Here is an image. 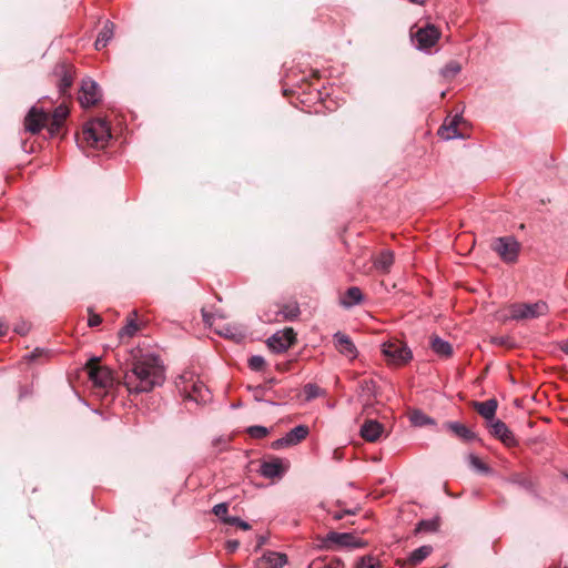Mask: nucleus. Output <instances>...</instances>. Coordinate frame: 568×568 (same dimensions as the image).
<instances>
[{
    "instance_id": "obj_42",
    "label": "nucleus",
    "mask_w": 568,
    "mask_h": 568,
    "mask_svg": "<svg viewBox=\"0 0 568 568\" xmlns=\"http://www.w3.org/2000/svg\"><path fill=\"white\" fill-rule=\"evenodd\" d=\"M47 124H48L49 134L51 136H55V135L59 134V132H60V130H61V128L63 125V122L54 120L52 118L51 119L49 118V121H48Z\"/></svg>"
},
{
    "instance_id": "obj_4",
    "label": "nucleus",
    "mask_w": 568,
    "mask_h": 568,
    "mask_svg": "<svg viewBox=\"0 0 568 568\" xmlns=\"http://www.w3.org/2000/svg\"><path fill=\"white\" fill-rule=\"evenodd\" d=\"M83 139L92 148H103L111 139L110 128L104 120H91L83 129Z\"/></svg>"
},
{
    "instance_id": "obj_49",
    "label": "nucleus",
    "mask_w": 568,
    "mask_h": 568,
    "mask_svg": "<svg viewBox=\"0 0 568 568\" xmlns=\"http://www.w3.org/2000/svg\"><path fill=\"white\" fill-rule=\"evenodd\" d=\"M239 545H240V544H239V541H237V540H230V541H227V549H229L230 551H234V550H236V549H237Z\"/></svg>"
},
{
    "instance_id": "obj_22",
    "label": "nucleus",
    "mask_w": 568,
    "mask_h": 568,
    "mask_svg": "<svg viewBox=\"0 0 568 568\" xmlns=\"http://www.w3.org/2000/svg\"><path fill=\"white\" fill-rule=\"evenodd\" d=\"M474 407L478 414L487 420V424L496 419L495 415L498 403L495 398H490L485 402H475Z\"/></svg>"
},
{
    "instance_id": "obj_8",
    "label": "nucleus",
    "mask_w": 568,
    "mask_h": 568,
    "mask_svg": "<svg viewBox=\"0 0 568 568\" xmlns=\"http://www.w3.org/2000/svg\"><path fill=\"white\" fill-rule=\"evenodd\" d=\"M491 247L506 263H513L518 257L519 243L513 236H504L496 239Z\"/></svg>"
},
{
    "instance_id": "obj_14",
    "label": "nucleus",
    "mask_w": 568,
    "mask_h": 568,
    "mask_svg": "<svg viewBox=\"0 0 568 568\" xmlns=\"http://www.w3.org/2000/svg\"><path fill=\"white\" fill-rule=\"evenodd\" d=\"M377 396V386L373 379H364L358 384V397L363 403V413L369 414L374 406V399Z\"/></svg>"
},
{
    "instance_id": "obj_43",
    "label": "nucleus",
    "mask_w": 568,
    "mask_h": 568,
    "mask_svg": "<svg viewBox=\"0 0 568 568\" xmlns=\"http://www.w3.org/2000/svg\"><path fill=\"white\" fill-rule=\"evenodd\" d=\"M357 513V509H346L342 511H335L332 513V517L335 520H341L344 518L345 515H355Z\"/></svg>"
},
{
    "instance_id": "obj_50",
    "label": "nucleus",
    "mask_w": 568,
    "mask_h": 568,
    "mask_svg": "<svg viewBox=\"0 0 568 568\" xmlns=\"http://www.w3.org/2000/svg\"><path fill=\"white\" fill-rule=\"evenodd\" d=\"M202 316H203V321H204L207 325H210V326H212V325H213L212 316H211L210 314H207V313H205V312H202Z\"/></svg>"
},
{
    "instance_id": "obj_24",
    "label": "nucleus",
    "mask_w": 568,
    "mask_h": 568,
    "mask_svg": "<svg viewBox=\"0 0 568 568\" xmlns=\"http://www.w3.org/2000/svg\"><path fill=\"white\" fill-rule=\"evenodd\" d=\"M283 471V464L280 458H275L271 462H264L260 468V474L267 479L280 477L282 476Z\"/></svg>"
},
{
    "instance_id": "obj_46",
    "label": "nucleus",
    "mask_w": 568,
    "mask_h": 568,
    "mask_svg": "<svg viewBox=\"0 0 568 568\" xmlns=\"http://www.w3.org/2000/svg\"><path fill=\"white\" fill-rule=\"evenodd\" d=\"M42 353H43L42 349L36 348L33 352H31L28 355H26L24 358L28 359V361H34Z\"/></svg>"
},
{
    "instance_id": "obj_26",
    "label": "nucleus",
    "mask_w": 568,
    "mask_h": 568,
    "mask_svg": "<svg viewBox=\"0 0 568 568\" xmlns=\"http://www.w3.org/2000/svg\"><path fill=\"white\" fill-rule=\"evenodd\" d=\"M114 34V23L111 21H106L102 28V30L99 32L98 38L94 42V47L97 50L104 49L110 40L113 38Z\"/></svg>"
},
{
    "instance_id": "obj_37",
    "label": "nucleus",
    "mask_w": 568,
    "mask_h": 568,
    "mask_svg": "<svg viewBox=\"0 0 568 568\" xmlns=\"http://www.w3.org/2000/svg\"><path fill=\"white\" fill-rule=\"evenodd\" d=\"M265 366V359L263 356L261 355H253L250 357L248 359V367L252 369V371H262Z\"/></svg>"
},
{
    "instance_id": "obj_19",
    "label": "nucleus",
    "mask_w": 568,
    "mask_h": 568,
    "mask_svg": "<svg viewBox=\"0 0 568 568\" xmlns=\"http://www.w3.org/2000/svg\"><path fill=\"white\" fill-rule=\"evenodd\" d=\"M54 73L59 77V92L64 95L73 83L71 68L65 63H60L54 68Z\"/></svg>"
},
{
    "instance_id": "obj_54",
    "label": "nucleus",
    "mask_w": 568,
    "mask_h": 568,
    "mask_svg": "<svg viewBox=\"0 0 568 568\" xmlns=\"http://www.w3.org/2000/svg\"><path fill=\"white\" fill-rule=\"evenodd\" d=\"M564 568H568V567H564Z\"/></svg>"
},
{
    "instance_id": "obj_16",
    "label": "nucleus",
    "mask_w": 568,
    "mask_h": 568,
    "mask_svg": "<svg viewBox=\"0 0 568 568\" xmlns=\"http://www.w3.org/2000/svg\"><path fill=\"white\" fill-rule=\"evenodd\" d=\"M334 344L336 349L348 359H355L358 355V351L355 344L352 342L348 335L342 332H336L333 335Z\"/></svg>"
},
{
    "instance_id": "obj_17",
    "label": "nucleus",
    "mask_w": 568,
    "mask_h": 568,
    "mask_svg": "<svg viewBox=\"0 0 568 568\" xmlns=\"http://www.w3.org/2000/svg\"><path fill=\"white\" fill-rule=\"evenodd\" d=\"M383 432L384 426L375 419H366L359 429L361 436L371 443L378 440Z\"/></svg>"
},
{
    "instance_id": "obj_23",
    "label": "nucleus",
    "mask_w": 568,
    "mask_h": 568,
    "mask_svg": "<svg viewBox=\"0 0 568 568\" xmlns=\"http://www.w3.org/2000/svg\"><path fill=\"white\" fill-rule=\"evenodd\" d=\"M460 119V115H455L449 123L445 122L438 130L439 136L446 141L463 138L457 129Z\"/></svg>"
},
{
    "instance_id": "obj_39",
    "label": "nucleus",
    "mask_w": 568,
    "mask_h": 568,
    "mask_svg": "<svg viewBox=\"0 0 568 568\" xmlns=\"http://www.w3.org/2000/svg\"><path fill=\"white\" fill-rule=\"evenodd\" d=\"M138 331V325L135 323L134 320H129L126 325L120 331V336L123 337V336H128V337H131L133 336Z\"/></svg>"
},
{
    "instance_id": "obj_28",
    "label": "nucleus",
    "mask_w": 568,
    "mask_h": 568,
    "mask_svg": "<svg viewBox=\"0 0 568 568\" xmlns=\"http://www.w3.org/2000/svg\"><path fill=\"white\" fill-rule=\"evenodd\" d=\"M433 551V547L428 545H424L415 549L410 552L408 557V562L412 565H418L423 560H425Z\"/></svg>"
},
{
    "instance_id": "obj_25",
    "label": "nucleus",
    "mask_w": 568,
    "mask_h": 568,
    "mask_svg": "<svg viewBox=\"0 0 568 568\" xmlns=\"http://www.w3.org/2000/svg\"><path fill=\"white\" fill-rule=\"evenodd\" d=\"M364 300V295L359 287L352 286L347 288L345 295L341 298V305L345 308H351L357 304H361Z\"/></svg>"
},
{
    "instance_id": "obj_52",
    "label": "nucleus",
    "mask_w": 568,
    "mask_h": 568,
    "mask_svg": "<svg viewBox=\"0 0 568 568\" xmlns=\"http://www.w3.org/2000/svg\"><path fill=\"white\" fill-rule=\"evenodd\" d=\"M409 1L413 3H416V4H423L426 0H409Z\"/></svg>"
},
{
    "instance_id": "obj_9",
    "label": "nucleus",
    "mask_w": 568,
    "mask_h": 568,
    "mask_svg": "<svg viewBox=\"0 0 568 568\" xmlns=\"http://www.w3.org/2000/svg\"><path fill=\"white\" fill-rule=\"evenodd\" d=\"M98 363V357H92L88 363L89 377L95 386L109 388L113 385L112 371L105 366H99Z\"/></svg>"
},
{
    "instance_id": "obj_35",
    "label": "nucleus",
    "mask_w": 568,
    "mask_h": 568,
    "mask_svg": "<svg viewBox=\"0 0 568 568\" xmlns=\"http://www.w3.org/2000/svg\"><path fill=\"white\" fill-rule=\"evenodd\" d=\"M246 432L252 438H264L270 433L268 428L260 425L250 426Z\"/></svg>"
},
{
    "instance_id": "obj_40",
    "label": "nucleus",
    "mask_w": 568,
    "mask_h": 568,
    "mask_svg": "<svg viewBox=\"0 0 568 568\" xmlns=\"http://www.w3.org/2000/svg\"><path fill=\"white\" fill-rule=\"evenodd\" d=\"M69 115V109L64 104H60L57 106L52 113V119L64 122L67 116Z\"/></svg>"
},
{
    "instance_id": "obj_32",
    "label": "nucleus",
    "mask_w": 568,
    "mask_h": 568,
    "mask_svg": "<svg viewBox=\"0 0 568 568\" xmlns=\"http://www.w3.org/2000/svg\"><path fill=\"white\" fill-rule=\"evenodd\" d=\"M379 560L371 555L363 556L355 565V568H379Z\"/></svg>"
},
{
    "instance_id": "obj_10",
    "label": "nucleus",
    "mask_w": 568,
    "mask_h": 568,
    "mask_svg": "<svg viewBox=\"0 0 568 568\" xmlns=\"http://www.w3.org/2000/svg\"><path fill=\"white\" fill-rule=\"evenodd\" d=\"M78 100L82 108L88 109L101 100L99 84L92 79H83Z\"/></svg>"
},
{
    "instance_id": "obj_31",
    "label": "nucleus",
    "mask_w": 568,
    "mask_h": 568,
    "mask_svg": "<svg viewBox=\"0 0 568 568\" xmlns=\"http://www.w3.org/2000/svg\"><path fill=\"white\" fill-rule=\"evenodd\" d=\"M438 527H439L438 519H436V518L423 519L417 524L415 531L416 532H420V531L433 532V531H436L438 529Z\"/></svg>"
},
{
    "instance_id": "obj_13",
    "label": "nucleus",
    "mask_w": 568,
    "mask_h": 568,
    "mask_svg": "<svg viewBox=\"0 0 568 568\" xmlns=\"http://www.w3.org/2000/svg\"><path fill=\"white\" fill-rule=\"evenodd\" d=\"M49 113L43 109L32 106L24 118V129L32 134L39 133L48 123Z\"/></svg>"
},
{
    "instance_id": "obj_18",
    "label": "nucleus",
    "mask_w": 568,
    "mask_h": 568,
    "mask_svg": "<svg viewBox=\"0 0 568 568\" xmlns=\"http://www.w3.org/2000/svg\"><path fill=\"white\" fill-rule=\"evenodd\" d=\"M287 557L285 554L268 551L264 554L256 562V568H283Z\"/></svg>"
},
{
    "instance_id": "obj_2",
    "label": "nucleus",
    "mask_w": 568,
    "mask_h": 568,
    "mask_svg": "<svg viewBox=\"0 0 568 568\" xmlns=\"http://www.w3.org/2000/svg\"><path fill=\"white\" fill-rule=\"evenodd\" d=\"M180 379L178 387L185 400L205 404L211 399L209 388L200 379L189 374L182 375Z\"/></svg>"
},
{
    "instance_id": "obj_6",
    "label": "nucleus",
    "mask_w": 568,
    "mask_h": 568,
    "mask_svg": "<svg viewBox=\"0 0 568 568\" xmlns=\"http://www.w3.org/2000/svg\"><path fill=\"white\" fill-rule=\"evenodd\" d=\"M410 36L417 50L427 51L437 43L440 38V31L434 24L428 23L416 32H412Z\"/></svg>"
},
{
    "instance_id": "obj_3",
    "label": "nucleus",
    "mask_w": 568,
    "mask_h": 568,
    "mask_svg": "<svg viewBox=\"0 0 568 568\" xmlns=\"http://www.w3.org/2000/svg\"><path fill=\"white\" fill-rule=\"evenodd\" d=\"M549 313L545 301L535 303H514L509 306V317L514 321L535 320Z\"/></svg>"
},
{
    "instance_id": "obj_20",
    "label": "nucleus",
    "mask_w": 568,
    "mask_h": 568,
    "mask_svg": "<svg viewBox=\"0 0 568 568\" xmlns=\"http://www.w3.org/2000/svg\"><path fill=\"white\" fill-rule=\"evenodd\" d=\"M394 261V252L390 250H384L373 260V265L379 273L387 274L389 273Z\"/></svg>"
},
{
    "instance_id": "obj_45",
    "label": "nucleus",
    "mask_w": 568,
    "mask_h": 568,
    "mask_svg": "<svg viewBox=\"0 0 568 568\" xmlns=\"http://www.w3.org/2000/svg\"><path fill=\"white\" fill-rule=\"evenodd\" d=\"M220 335H223L225 337L234 338L235 334L233 333L231 327H224L223 329L217 331Z\"/></svg>"
},
{
    "instance_id": "obj_1",
    "label": "nucleus",
    "mask_w": 568,
    "mask_h": 568,
    "mask_svg": "<svg viewBox=\"0 0 568 568\" xmlns=\"http://www.w3.org/2000/svg\"><path fill=\"white\" fill-rule=\"evenodd\" d=\"M123 378L130 394L149 393L164 383L165 371L160 357L148 353L134 359Z\"/></svg>"
},
{
    "instance_id": "obj_27",
    "label": "nucleus",
    "mask_w": 568,
    "mask_h": 568,
    "mask_svg": "<svg viewBox=\"0 0 568 568\" xmlns=\"http://www.w3.org/2000/svg\"><path fill=\"white\" fill-rule=\"evenodd\" d=\"M432 349L439 356L449 357L453 354V347L449 342L436 336L432 339Z\"/></svg>"
},
{
    "instance_id": "obj_51",
    "label": "nucleus",
    "mask_w": 568,
    "mask_h": 568,
    "mask_svg": "<svg viewBox=\"0 0 568 568\" xmlns=\"http://www.w3.org/2000/svg\"><path fill=\"white\" fill-rule=\"evenodd\" d=\"M561 349L564 353L568 354V342L562 345Z\"/></svg>"
},
{
    "instance_id": "obj_44",
    "label": "nucleus",
    "mask_w": 568,
    "mask_h": 568,
    "mask_svg": "<svg viewBox=\"0 0 568 568\" xmlns=\"http://www.w3.org/2000/svg\"><path fill=\"white\" fill-rule=\"evenodd\" d=\"M101 323H102V318L100 315L90 313L89 318H88V325L90 327H95V326L100 325Z\"/></svg>"
},
{
    "instance_id": "obj_12",
    "label": "nucleus",
    "mask_w": 568,
    "mask_h": 568,
    "mask_svg": "<svg viewBox=\"0 0 568 568\" xmlns=\"http://www.w3.org/2000/svg\"><path fill=\"white\" fill-rule=\"evenodd\" d=\"M308 433H310V429L307 426L298 425V426L292 428L288 433H286L285 436L274 440L272 443V448L281 449L284 447L297 445L298 443H301L303 439H305L307 437Z\"/></svg>"
},
{
    "instance_id": "obj_21",
    "label": "nucleus",
    "mask_w": 568,
    "mask_h": 568,
    "mask_svg": "<svg viewBox=\"0 0 568 568\" xmlns=\"http://www.w3.org/2000/svg\"><path fill=\"white\" fill-rule=\"evenodd\" d=\"M445 427L464 442L469 443L477 439V435L459 422H447Z\"/></svg>"
},
{
    "instance_id": "obj_11",
    "label": "nucleus",
    "mask_w": 568,
    "mask_h": 568,
    "mask_svg": "<svg viewBox=\"0 0 568 568\" xmlns=\"http://www.w3.org/2000/svg\"><path fill=\"white\" fill-rule=\"evenodd\" d=\"M295 342V333L293 328H286L274 333L267 339V346L274 353L281 354L286 352Z\"/></svg>"
},
{
    "instance_id": "obj_29",
    "label": "nucleus",
    "mask_w": 568,
    "mask_h": 568,
    "mask_svg": "<svg viewBox=\"0 0 568 568\" xmlns=\"http://www.w3.org/2000/svg\"><path fill=\"white\" fill-rule=\"evenodd\" d=\"M409 420L414 426L418 427L435 424L433 418H430L419 409H415L410 413Z\"/></svg>"
},
{
    "instance_id": "obj_15",
    "label": "nucleus",
    "mask_w": 568,
    "mask_h": 568,
    "mask_svg": "<svg viewBox=\"0 0 568 568\" xmlns=\"http://www.w3.org/2000/svg\"><path fill=\"white\" fill-rule=\"evenodd\" d=\"M489 428V433L500 439L505 445L515 446L517 445V439L515 438L513 432L508 428V426L500 419H494L493 422L487 424Z\"/></svg>"
},
{
    "instance_id": "obj_53",
    "label": "nucleus",
    "mask_w": 568,
    "mask_h": 568,
    "mask_svg": "<svg viewBox=\"0 0 568 568\" xmlns=\"http://www.w3.org/2000/svg\"><path fill=\"white\" fill-rule=\"evenodd\" d=\"M4 334V329H3V324L2 322L0 321V335Z\"/></svg>"
},
{
    "instance_id": "obj_30",
    "label": "nucleus",
    "mask_w": 568,
    "mask_h": 568,
    "mask_svg": "<svg viewBox=\"0 0 568 568\" xmlns=\"http://www.w3.org/2000/svg\"><path fill=\"white\" fill-rule=\"evenodd\" d=\"M301 314L300 307L296 303L284 305L278 312L277 315H282L284 320L294 321Z\"/></svg>"
},
{
    "instance_id": "obj_41",
    "label": "nucleus",
    "mask_w": 568,
    "mask_h": 568,
    "mask_svg": "<svg viewBox=\"0 0 568 568\" xmlns=\"http://www.w3.org/2000/svg\"><path fill=\"white\" fill-rule=\"evenodd\" d=\"M227 510H229V504L227 503H220L217 505H215L212 509V513L219 517L221 519V521L223 523V518L225 517H229L227 516Z\"/></svg>"
},
{
    "instance_id": "obj_36",
    "label": "nucleus",
    "mask_w": 568,
    "mask_h": 568,
    "mask_svg": "<svg viewBox=\"0 0 568 568\" xmlns=\"http://www.w3.org/2000/svg\"><path fill=\"white\" fill-rule=\"evenodd\" d=\"M223 524L231 525V526H237L243 530H248L251 528L248 523L242 520L240 517H236V516L223 518Z\"/></svg>"
},
{
    "instance_id": "obj_7",
    "label": "nucleus",
    "mask_w": 568,
    "mask_h": 568,
    "mask_svg": "<svg viewBox=\"0 0 568 568\" xmlns=\"http://www.w3.org/2000/svg\"><path fill=\"white\" fill-rule=\"evenodd\" d=\"M365 544L358 539L355 535L349 532H337L329 531L322 540V548L331 549L335 547H346V548H361Z\"/></svg>"
},
{
    "instance_id": "obj_48",
    "label": "nucleus",
    "mask_w": 568,
    "mask_h": 568,
    "mask_svg": "<svg viewBox=\"0 0 568 568\" xmlns=\"http://www.w3.org/2000/svg\"><path fill=\"white\" fill-rule=\"evenodd\" d=\"M510 481H511V483H514V484H518V485H520V486H525V487L527 486V481H526V480H524V479H520V478H519V476H517V475H516V476H514V477L510 479Z\"/></svg>"
},
{
    "instance_id": "obj_33",
    "label": "nucleus",
    "mask_w": 568,
    "mask_h": 568,
    "mask_svg": "<svg viewBox=\"0 0 568 568\" xmlns=\"http://www.w3.org/2000/svg\"><path fill=\"white\" fill-rule=\"evenodd\" d=\"M469 465L479 473L487 474L490 471L489 467L484 464L476 455L470 454L468 457Z\"/></svg>"
},
{
    "instance_id": "obj_38",
    "label": "nucleus",
    "mask_w": 568,
    "mask_h": 568,
    "mask_svg": "<svg viewBox=\"0 0 568 568\" xmlns=\"http://www.w3.org/2000/svg\"><path fill=\"white\" fill-rule=\"evenodd\" d=\"M304 394L307 400L314 399L320 396L321 388L315 384H306L304 386Z\"/></svg>"
},
{
    "instance_id": "obj_34",
    "label": "nucleus",
    "mask_w": 568,
    "mask_h": 568,
    "mask_svg": "<svg viewBox=\"0 0 568 568\" xmlns=\"http://www.w3.org/2000/svg\"><path fill=\"white\" fill-rule=\"evenodd\" d=\"M460 64L458 62L452 61L442 69V75L445 78L455 77L460 72Z\"/></svg>"
},
{
    "instance_id": "obj_47",
    "label": "nucleus",
    "mask_w": 568,
    "mask_h": 568,
    "mask_svg": "<svg viewBox=\"0 0 568 568\" xmlns=\"http://www.w3.org/2000/svg\"><path fill=\"white\" fill-rule=\"evenodd\" d=\"M226 444H227V439H226V438H224V437H219V438H215V439L213 440V445H221V446H222V447L220 448V450L225 449Z\"/></svg>"
},
{
    "instance_id": "obj_5",
    "label": "nucleus",
    "mask_w": 568,
    "mask_h": 568,
    "mask_svg": "<svg viewBox=\"0 0 568 568\" xmlns=\"http://www.w3.org/2000/svg\"><path fill=\"white\" fill-rule=\"evenodd\" d=\"M384 356L395 365H404L413 358L412 349L402 341H387L382 344Z\"/></svg>"
}]
</instances>
